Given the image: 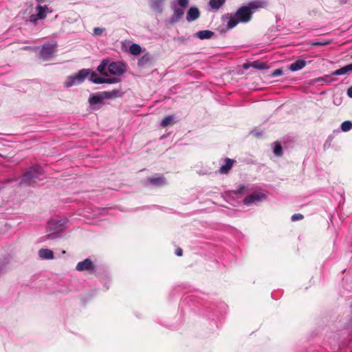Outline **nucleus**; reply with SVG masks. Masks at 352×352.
<instances>
[{
  "label": "nucleus",
  "instance_id": "f257e3e1",
  "mask_svg": "<svg viewBox=\"0 0 352 352\" xmlns=\"http://www.w3.org/2000/svg\"><path fill=\"white\" fill-rule=\"evenodd\" d=\"M266 6L265 1H255L248 3V6L240 7L236 12L232 14H226L222 16V21L227 23L228 29L234 28L239 23H247L251 20L253 10L264 8Z\"/></svg>",
  "mask_w": 352,
  "mask_h": 352
},
{
  "label": "nucleus",
  "instance_id": "f03ea898",
  "mask_svg": "<svg viewBox=\"0 0 352 352\" xmlns=\"http://www.w3.org/2000/svg\"><path fill=\"white\" fill-rule=\"evenodd\" d=\"M43 175L44 172L41 166H33L24 173L20 183L27 186H34L43 179Z\"/></svg>",
  "mask_w": 352,
  "mask_h": 352
},
{
  "label": "nucleus",
  "instance_id": "7ed1b4c3",
  "mask_svg": "<svg viewBox=\"0 0 352 352\" xmlns=\"http://www.w3.org/2000/svg\"><path fill=\"white\" fill-rule=\"evenodd\" d=\"M188 3L189 0H177V1L171 3L170 8L173 14L168 20L169 23L175 24L182 19L184 14V10L188 7Z\"/></svg>",
  "mask_w": 352,
  "mask_h": 352
},
{
  "label": "nucleus",
  "instance_id": "20e7f679",
  "mask_svg": "<svg viewBox=\"0 0 352 352\" xmlns=\"http://www.w3.org/2000/svg\"><path fill=\"white\" fill-rule=\"evenodd\" d=\"M89 74L90 70L89 69H82L74 75L67 76L64 82V86L68 88L74 85H79L89 76Z\"/></svg>",
  "mask_w": 352,
  "mask_h": 352
},
{
  "label": "nucleus",
  "instance_id": "39448f33",
  "mask_svg": "<svg viewBox=\"0 0 352 352\" xmlns=\"http://www.w3.org/2000/svg\"><path fill=\"white\" fill-rule=\"evenodd\" d=\"M65 221L63 219H53L47 222V231L52 233L48 234L45 236L44 240L54 239L56 238V234L60 232L64 227Z\"/></svg>",
  "mask_w": 352,
  "mask_h": 352
},
{
  "label": "nucleus",
  "instance_id": "423d86ee",
  "mask_svg": "<svg viewBox=\"0 0 352 352\" xmlns=\"http://www.w3.org/2000/svg\"><path fill=\"white\" fill-rule=\"evenodd\" d=\"M126 71V67L122 62H109V72L114 76H121Z\"/></svg>",
  "mask_w": 352,
  "mask_h": 352
},
{
  "label": "nucleus",
  "instance_id": "0eeeda50",
  "mask_svg": "<svg viewBox=\"0 0 352 352\" xmlns=\"http://www.w3.org/2000/svg\"><path fill=\"white\" fill-rule=\"evenodd\" d=\"M57 46V44L55 43H45L42 46V48L40 52V57L44 60H49L54 53L55 52V49Z\"/></svg>",
  "mask_w": 352,
  "mask_h": 352
},
{
  "label": "nucleus",
  "instance_id": "6e6552de",
  "mask_svg": "<svg viewBox=\"0 0 352 352\" xmlns=\"http://www.w3.org/2000/svg\"><path fill=\"white\" fill-rule=\"evenodd\" d=\"M36 14H33L30 16V21L36 23L38 20L43 19L46 17L47 14L50 12L49 8L47 6H38L36 8Z\"/></svg>",
  "mask_w": 352,
  "mask_h": 352
},
{
  "label": "nucleus",
  "instance_id": "1a4fd4ad",
  "mask_svg": "<svg viewBox=\"0 0 352 352\" xmlns=\"http://www.w3.org/2000/svg\"><path fill=\"white\" fill-rule=\"evenodd\" d=\"M76 269L79 272L88 271L90 273H94L95 272V265L91 259L86 258L85 260L79 262L77 264Z\"/></svg>",
  "mask_w": 352,
  "mask_h": 352
},
{
  "label": "nucleus",
  "instance_id": "9d476101",
  "mask_svg": "<svg viewBox=\"0 0 352 352\" xmlns=\"http://www.w3.org/2000/svg\"><path fill=\"white\" fill-rule=\"evenodd\" d=\"M265 199V195L260 192H254L252 195L246 197L243 199V203L245 205L249 206L254 203H257L261 201V200Z\"/></svg>",
  "mask_w": 352,
  "mask_h": 352
},
{
  "label": "nucleus",
  "instance_id": "9b49d317",
  "mask_svg": "<svg viewBox=\"0 0 352 352\" xmlns=\"http://www.w3.org/2000/svg\"><path fill=\"white\" fill-rule=\"evenodd\" d=\"M200 16V12L197 7H190L187 12L186 20L188 22L197 19Z\"/></svg>",
  "mask_w": 352,
  "mask_h": 352
},
{
  "label": "nucleus",
  "instance_id": "f8f14e48",
  "mask_svg": "<svg viewBox=\"0 0 352 352\" xmlns=\"http://www.w3.org/2000/svg\"><path fill=\"white\" fill-rule=\"evenodd\" d=\"M224 162L225 164L220 167L219 170L221 174H227L232 168L234 160L230 158H226Z\"/></svg>",
  "mask_w": 352,
  "mask_h": 352
},
{
  "label": "nucleus",
  "instance_id": "ddd939ff",
  "mask_svg": "<svg viewBox=\"0 0 352 352\" xmlns=\"http://www.w3.org/2000/svg\"><path fill=\"white\" fill-rule=\"evenodd\" d=\"M148 180L151 184L155 186H162L166 184V178L164 177H150Z\"/></svg>",
  "mask_w": 352,
  "mask_h": 352
},
{
  "label": "nucleus",
  "instance_id": "4468645a",
  "mask_svg": "<svg viewBox=\"0 0 352 352\" xmlns=\"http://www.w3.org/2000/svg\"><path fill=\"white\" fill-rule=\"evenodd\" d=\"M306 65V61L302 59H298L294 63L290 65L289 69L292 72H296L302 69Z\"/></svg>",
  "mask_w": 352,
  "mask_h": 352
},
{
  "label": "nucleus",
  "instance_id": "2eb2a0df",
  "mask_svg": "<svg viewBox=\"0 0 352 352\" xmlns=\"http://www.w3.org/2000/svg\"><path fill=\"white\" fill-rule=\"evenodd\" d=\"M38 256L43 259H53L54 252L49 249H41L38 251Z\"/></svg>",
  "mask_w": 352,
  "mask_h": 352
},
{
  "label": "nucleus",
  "instance_id": "dca6fc26",
  "mask_svg": "<svg viewBox=\"0 0 352 352\" xmlns=\"http://www.w3.org/2000/svg\"><path fill=\"white\" fill-rule=\"evenodd\" d=\"M165 0H151L150 6L152 9L158 12H162L163 10L162 4Z\"/></svg>",
  "mask_w": 352,
  "mask_h": 352
},
{
  "label": "nucleus",
  "instance_id": "f3484780",
  "mask_svg": "<svg viewBox=\"0 0 352 352\" xmlns=\"http://www.w3.org/2000/svg\"><path fill=\"white\" fill-rule=\"evenodd\" d=\"M214 35V32L210 30H201L196 33V36L199 39H209Z\"/></svg>",
  "mask_w": 352,
  "mask_h": 352
},
{
  "label": "nucleus",
  "instance_id": "a211bd4d",
  "mask_svg": "<svg viewBox=\"0 0 352 352\" xmlns=\"http://www.w3.org/2000/svg\"><path fill=\"white\" fill-rule=\"evenodd\" d=\"M226 2V0H210L208 5L213 11L218 10Z\"/></svg>",
  "mask_w": 352,
  "mask_h": 352
},
{
  "label": "nucleus",
  "instance_id": "6ab92c4d",
  "mask_svg": "<svg viewBox=\"0 0 352 352\" xmlns=\"http://www.w3.org/2000/svg\"><path fill=\"white\" fill-rule=\"evenodd\" d=\"M101 95L103 98V100L114 98L120 96V91L116 89H114L111 91H102L101 92Z\"/></svg>",
  "mask_w": 352,
  "mask_h": 352
},
{
  "label": "nucleus",
  "instance_id": "aec40b11",
  "mask_svg": "<svg viewBox=\"0 0 352 352\" xmlns=\"http://www.w3.org/2000/svg\"><path fill=\"white\" fill-rule=\"evenodd\" d=\"M109 69V60L107 59L103 60L101 63L98 66L97 70L103 76H107L108 74L106 69Z\"/></svg>",
  "mask_w": 352,
  "mask_h": 352
},
{
  "label": "nucleus",
  "instance_id": "412c9836",
  "mask_svg": "<svg viewBox=\"0 0 352 352\" xmlns=\"http://www.w3.org/2000/svg\"><path fill=\"white\" fill-rule=\"evenodd\" d=\"M103 100H104L101 95V93L96 95H92L89 98V102L91 106L102 103Z\"/></svg>",
  "mask_w": 352,
  "mask_h": 352
},
{
  "label": "nucleus",
  "instance_id": "4be33fe9",
  "mask_svg": "<svg viewBox=\"0 0 352 352\" xmlns=\"http://www.w3.org/2000/svg\"><path fill=\"white\" fill-rule=\"evenodd\" d=\"M89 80L95 84H102L104 78L100 77L95 72H90Z\"/></svg>",
  "mask_w": 352,
  "mask_h": 352
},
{
  "label": "nucleus",
  "instance_id": "5701e85b",
  "mask_svg": "<svg viewBox=\"0 0 352 352\" xmlns=\"http://www.w3.org/2000/svg\"><path fill=\"white\" fill-rule=\"evenodd\" d=\"M175 123L174 116L172 115H169L166 116L161 122L160 125L162 127H166L168 125L173 124Z\"/></svg>",
  "mask_w": 352,
  "mask_h": 352
},
{
  "label": "nucleus",
  "instance_id": "b1692460",
  "mask_svg": "<svg viewBox=\"0 0 352 352\" xmlns=\"http://www.w3.org/2000/svg\"><path fill=\"white\" fill-rule=\"evenodd\" d=\"M141 50V47L138 44L133 43L129 47V52L133 55L140 54Z\"/></svg>",
  "mask_w": 352,
  "mask_h": 352
},
{
  "label": "nucleus",
  "instance_id": "393cba45",
  "mask_svg": "<svg viewBox=\"0 0 352 352\" xmlns=\"http://www.w3.org/2000/svg\"><path fill=\"white\" fill-rule=\"evenodd\" d=\"M251 66L258 69H264L267 68L266 63L258 60L252 62Z\"/></svg>",
  "mask_w": 352,
  "mask_h": 352
},
{
  "label": "nucleus",
  "instance_id": "a878e982",
  "mask_svg": "<svg viewBox=\"0 0 352 352\" xmlns=\"http://www.w3.org/2000/svg\"><path fill=\"white\" fill-rule=\"evenodd\" d=\"M274 153L277 157H280L283 155V148L278 142L274 143Z\"/></svg>",
  "mask_w": 352,
  "mask_h": 352
},
{
  "label": "nucleus",
  "instance_id": "bb28decb",
  "mask_svg": "<svg viewBox=\"0 0 352 352\" xmlns=\"http://www.w3.org/2000/svg\"><path fill=\"white\" fill-rule=\"evenodd\" d=\"M331 43H332V40L325 39V40H322L320 41H312L310 43V45L312 46H323V45H327L331 44Z\"/></svg>",
  "mask_w": 352,
  "mask_h": 352
},
{
  "label": "nucleus",
  "instance_id": "cd10ccee",
  "mask_svg": "<svg viewBox=\"0 0 352 352\" xmlns=\"http://www.w3.org/2000/svg\"><path fill=\"white\" fill-rule=\"evenodd\" d=\"M352 129V122L351 121L346 120L342 123L341 129L344 132H346L350 131Z\"/></svg>",
  "mask_w": 352,
  "mask_h": 352
},
{
  "label": "nucleus",
  "instance_id": "c85d7f7f",
  "mask_svg": "<svg viewBox=\"0 0 352 352\" xmlns=\"http://www.w3.org/2000/svg\"><path fill=\"white\" fill-rule=\"evenodd\" d=\"M348 74L347 72V70H346V68L345 66L333 72L331 74V76H340V75H344V74Z\"/></svg>",
  "mask_w": 352,
  "mask_h": 352
},
{
  "label": "nucleus",
  "instance_id": "c756f323",
  "mask_svg": "<svg viewBox=\"0 0 352 352\" xmlns=\"http://www.w3.org/2000/svg\"><path fill=\"white\" fill-rule=\"evenodd\" d=\"M150 61V57L148 55H144L142 56L139 60L138 65L140 67L144 66Z\"/></svg>",
  "mask_w": 352,
  "mask_h": 352
},
{
  "label": "nucleus",
  "instance_id": "7c9ffc66",
  "mask_svg": "<svg viewBox=\"0 0 352 352\" xmlns=\"http://www.w3.org/2000/svg\"><path fill=\"white\" fill-rule=\"evenodd\" d=\"M120 82V79L117 78H104L102 80V84H115Z\"/></svg>",
  "mask_w": 352,
  "mask_h": 352
},
{
  "label": "nucleus",
  "instance_id": "2f4dec72",
  "mask_svg": "<svg viewBox=\"0 0 352 352\" xmlns=\"http://www.w3.org/2000/svg\"><path fill=\"white\" fill-rule=\"evenodd\" d=\"M302 219H303V215L301 214H294L292 216V218H291L292 221L301 220Z\"/></svg>",
  "mask_w": 352,
  "mask_h": 352
},
{
  "label": "nucleus",
  "instance_id": "473e14b6",
  "mask_svg": "<svg viewBox=\"0 0 352 352\" xmlns=\"http://www.w3.org/2000/svg\"><path fill=\"white\" fill-rule=\"evenodd\" d=\"M283 74V70L281 69H275L271 74V76L276 77L279 76Z\"/></svg>",
  "mask_w": 352,
  "mask_h": 352
},
{
  "label": "nucleus",
  "instance_id": "72a5a7b5",
  "mask_svg": "<svg viewBox=\"0 0 352 352\" xmlns=\"http://www.w3.org/2000/svg\"><path fill=\"white\" fill-rule=\"evenodd\" d=\"M104 31V29L100 28H95L94 29V34L96 36L101 35Z\"/></svg>",
  "mask_w": 352,
  "mask_h": 352
},
{
  "label": "nucleus",
  "instance_id": "f704fd0d",
  "mask_svg": "<svg viewBox=\"0 0 352 352\" xmlns=\"http://www.w3.org/2000/svg\"><path fill=\"white\" fill-rule=\"evenodd\" d=\"M175 41H177L179 43H185L188 39L185 38L184 36H179L177 38H175Z\"/></svg>",
  "mask_w": 352,
  "mask_h": 352
},
{
  "label": "nucleus",
  "instance_id": "c9c22d12",
  "mask_svg": "<svg viewBox=\"0 0 352 352\" xmlns=\"http://www.w3.org/2000/svg\"><path fill=\"white\" fill-rule=\"evenodd\" d=\"M175 254L177 256H182L183 251L181 248H177L175 251Z\"/></svg>",
  "mask_w": 352,
  "mask_h": 352
},
{
  "label": "nucleus",
  "instance_id": "e433bc0d",
  "mask_svg": "<svg viewBox=\"0 0 352 352\" xmlns=\"http://www.w3.org/2000/svg\"><path fill=\"white\" fill-rule=\"evenodd\" d=\"M347 72H352V63L345 65Z\"/></svg>",
  "mask_w": 352,
  "mask_h": 352
},
{
  "label": "nucleus",
  "instance_id": "4c0bfd02",
  "mask_svg": "<svg viewBox=\"0 0 352 352\" xmlns=\"http://www.w3.org/2000/svg\"><path fill=\"white\" fill-rule=\"evenodd\" d=\"M347 95L350 97V98H352V87H349L347 90Z\"/></svg>",
  "mask_w": 352,
  "mask_h": 352
},
{
  "label": "nucleus",
  "instance_id": "58836bf2",
  "mask_svg": "<svg viewBox=\"0 0 352 352\" xmlns=\"http://www.w3.org/2000/svg\"><path fill=\"white\" fill-rule=\"evenodd\" d=\"M245 186H240L239 189L236 191V193H241L242 191L244 190Z\"/></svg>",
  "mask_w": 352,
  "mask_h": 352
},
{
  "label": "nucleus",
  "instance_id": "ea45409f",
  "mask_svg": "<svg viewBox=\"0 0 352 352\" xmlns=\"http://www.w3.org/2000/svg\"><path fill=\"white\" fill-rule=\"evenodd\" d=\"M38 3H41L43 1H44L45 0H36Z\"/></svg>",
  "mask_w": 352,
  "mask_h": 352
}]
</instances>
